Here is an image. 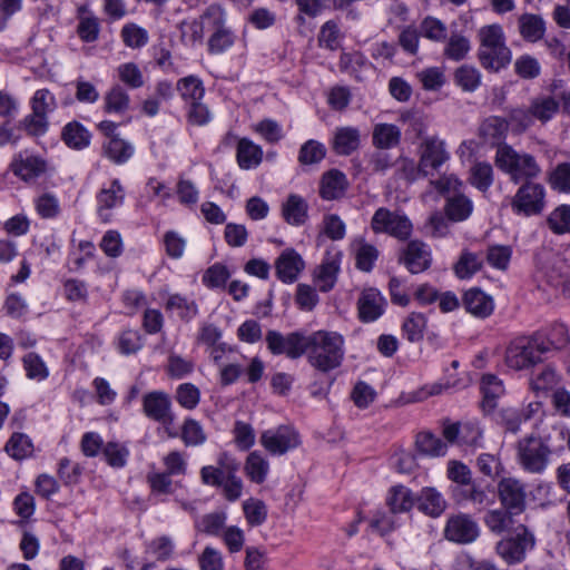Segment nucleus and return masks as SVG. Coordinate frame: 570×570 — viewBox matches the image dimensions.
I'll use <instances>...</instances> for the list:
<instances>
[{"label":"nucleus","instance_id":"a19ab883","mask_svg":"<svg viewBox=\"0 0 570 570\" xmlns=\"http://www.w3.org/2000/svg\"><path fill=\"white\" fill-rule=\"evenodd\" d=\"M236 41V35L227 26L210 35L207 42V50L210 55H220L229 50Z\"/></svg>","mask_w":570,"mask_h":570},{"label":"nucleus","instance_id":"774afa93","mask_svg":"<svg viewBox=\"0 0 570 570\" xmlns=\"http://www.w3.org/2000/svg\"><path fill=\"white\" fill-rule=\"evenodd\" d=\"M356 267L363 272H371L379 257V250L375 246L363 243L356 250Z\"/></svg>","mask_w":570,"mask_h":570},{"label":"nucleus","instance_id":"bf43d9fd","mask_svg":"<svg viewBox=\"0 0 570 570\" xmlns=\"http://www.w3.org/2000/svg\"><path fill=\"white\" fill-rule=\"evenodd\" d=\"M175 550L173 540L167 535L155 538L147 544V553L158 561H166L171 558Z\"/></svg>","mask_w":570,"mask_h":570},{"label":"nucleus","instance_id":"de8ad7c7","mask_svg":"<svg viewBox=\"0 0 570 570\" xmlns=\"http://www.w3.org/2000/svg\"><path fill=\"white\" fill-rule=\"evenodd\" d=\"M253 130L268 144H277L284 138L281 124L271 118L262 119L253 125Z\"/></svg>","mask_w":570,"mask_h":570},{"label":"nucleus","instance_id":"a18cd8bd","mask_svg":"<svg viewBox=\"0 0 570 570\" xmlns=\"http://www.w3.org/2000/svg\"><path fill=\"white\" fill-rule=\"evenodd\" d=\"M165 307L167 311L175 312L181 320L185 321H190L198 313L196 303L179 294L170 295L165 304Z\"/></svg>","mask_w":570,"mask_h":570},{"label":"nucleus","instance_id":"c9c22d12","mask_svg":"<svg viewBox=\"0 0 570 570\" xmlns=\"http://www.w3.org/2000/svg\"><path fill=\"white\" fill-rule=\"evenodd\" d=\"M470 50L471 43L469 38L455 31L451 32L443 49V55L449 60L461 61L468 56Z\"/></svg>","mask_w":570,"mask_h":570},{"label":"nucleus","instance_id":"8fccbe9b","mask_svg":"<svg viewBox=\"0 0 570 570\" xmlns=\"http://www.w3.org/2000/svg\"><path fill=\"white\" fill-rule=\"evenodd\" d=\"M18 127L31 137H41L48 131L49 119L32 111L19 121Z\"/></svg>","mask_w":570,"mask_h":570},{"label":"nucleus","instance_id":"49530a36","mask_svg":"<svg viewBox=\"0 0 570 570\" xmlns=\"http://www.w3.org/2000/svg\"><path fill=\"white\" fill-rule=\"evenodd\" d=\"M204 31L215 32L216 30H220L226 24V12L218 4H210L199 17Z\"/></svg>","mask_w":570,"mask_h":570},{"label":"nucleus","instance_id":"b1692460","mask_svg":"<svg viewBox=\"0 0 570 570\" xmlns=\"http://www.w3.org/2000/svg\"><path fill=\"white\" fill-rule=\"evenodd\" d=\"M463 305L469 313L481 318L488 317L494 308L492 297L479 288H470L464 293Z\"/></svg>","mask_w":570,"mask_h":570},{"label":"nucleus","instance_id":"13d9d810","mask_svg":"<svg viewBox=\"0 0 570 570\" xmlns=\"http://www.w3.org/2000/svg\"><path fill=\"white\" fill-rule=\"evenodd\" d=\"M234 441L238 449L249 450L256 440L255 431L249 423L236 421L233 428Z\"/></svg>","mask_w":570,"mask_h":570},{"label":"nucleus","instance_id":"473e14b6","mask_svg":"<svg viewBox=\"0 0 570 570\" xmlns=\"http://www.w3.org/2000/svg\"><path fill=\"white\" fill-rule=\"evenodd\" d=\"M244 470L249 480L262 484L268 474L269 463L258 451H253L247 455Z\"/></svg>","mask_w":570,"mask_h":570},{"label":"nucleus","instance_id":"f704fd0d","mask_svg":"<svg viewBox=\"0 0 570 570\" xmlns=\"http://www.w3.org/2000/svg\"><path fill=\"white\" fill-rule=\"evenodd\" d=\"M177 90L187 104L200 101L205 95L203 81L196 76H187L177 81Z\"/></svg>","mask_w":570,"mask_h":570},{"label":"nucleus","instance_id":"423d86ee","mask_svg":"<svg viewBox=\"0 0 570 570\" xmlns=\"http://www.w3.org/2000/svg\"><path fill=\"white\" fill-rule=\"evenodd\" d=\"M551 450L537 436H528L518 443V462L529 473H541L548 465Z\"/></svg>","mask_w":570,"mask_h":570},{"label":"nucleus","instance_id":"69168bd1","mask_svg":"<svg viewBox=\"0 0 570 570\" xmlns=\"http://www.w3.org/2000/svg\"><path fill=\"white\" fill-rule=\"evenodd\" d=\"M244 513L250 525H261L267 517V509L263 501L249 499L243 503Z\"/></svg>","mask_w":570,"mask_h":570},{"label":"nucleus","instance_id":"0e129e2a","mask_svg":"<svg viewBox=\"0 0 570 570\" xmlns=\"http://www.w3.org/2000/svg\"><path fill=\"white\" fill-rule=\"evenodd\" d=\"M119 79L132 89L144 86V76L139 67L134 62H126L118 67Z\"/></svg>","mask_w":570,"mask_h":570},{"label":"nucleus","instance_id":"72a5a7b5","mask_svg":"<svg viewBox=\"0 0 570 570\" xmlns=\"http://www.w3.org/2000/svg\"><path fill=\"white\" fill-rule=\"evenodd\" d=\"M90 132L77 121L67 124L62 129V140L73 149H83L90 144Z\"/></svg>","mask_w":570,"mask_h":570},{"label":"nucleus","instance_id":"cd10ccee","mask_svg":"<svg viewBox=\"0 0 570 570\" xmlns=\"http://www.w3.org/2000/svg\"><path fill=\"white\" fill-rule=\"evenodd\" d=\"M521 37L528 42L541 40L546 33V21L539 14L523 13L518 19Z\"/></svg>","mask_w":570,"mask_h":570},{"label":"nucleus","instance_id":"052dcab7","mask_svg":"<svg viewBox=\"0 0 570 570\" xmlns=\"http://www.w3.org/2000/svg\"><path fill=\"white\" fill-rule=\"evenodd\" d=\"M426 321L423 314L412 313L404 321L402 330L405 337L411 342H416L423 337Z\"/></svg>","mask_w":570,"mask_h":570},{"label":"nucleus","instance_id":"6ab92c4d","mask_svg":"<svg viewBox=\"0 0 570 570\" xmlns=\"http://www.w3.org/2000/svg\"><path fill=\"white\" fill-rule=\"evenodd\" d=\"M144 413L157 422L169 424L173 422L170 400L163 392H150L142 400Z\"/></svg>","mask_w":570,"mask_h":570},{"label":"nucleus","instance_id":"4c0bfd02","mask_svg":"<svg viewBox=\"0 0 570 570\" xmlns=\"http://www.w3.org/2000/svg\"><path fill=\"white\" fill-rule=\"evenodd\" d=\"M226 520V512L215 511L212 513H207L203 515L199 520H197L195 522V528L197 531L205 533L207 535L219 537L222 535L225 529Z\"/></svg>","mask_w":570,"mask_h":570},{"label":"nucleus","instance_id":"ddd939ff","mask_svg":"<svg viewBox=\"0 0 570 570\" xmlns=\"http://www.w3.org/2000/svg\"><path fill=\"white\" fill-rule=\"evenodd\" d=\"M126 191L119 179H112L101 187L97 194V214L104 223L112 218V209L122 206Z\"/></svg>","mask_w":570,"mask_h":570},{"label":"nucleus","instance_id":"e2e57ef3","mask_svg":"<svg viewBox=\"0 0 570 570\" xmlns=\"http://www.w3.org/2000/svg\"><path fill=\"white\" fill-rule=\"evenodd\" d=\"M102 454L110 466L122 468L127 462L129 451L120 443L108 442L102 449Z\"/></svg>","mask_w":570,"mask_h":570},{"label":"nucleus","instance_id":"e433bc0d","mask_svg":"<svg viewBox=\"0 0 570 570\" xmlns=\"http://www.w3.org/2000/svg\"><path fill=\"white\" fill-rule=\"evenodd\" d=\"M104 109L108 114H125L130 106L128 92L119 85L114 86L104 98Z\"/></svg>","mask_w":570,"mask_h":570},{"label":"nucleus","instance_id":"864d4df0","mask_svg":"<svg viewBox=\"0 0 570 570\" xmlns=\"http://www.w3.org/2000/svg\"><path fill=\"white\" fill-rule=\"evenodd\" d=\"M550 229L558 235L570 233V206L560 205L548 217Z\"/></svg>","mask_w":570,"mask_h":570},{"label":"nucleus","instance_id":"4be33fe9","mask_svg":"<svg viewBox=\"0 0 570 570\" xmlns=\"http://www.w3.org/2000/svg\"><path fill=\"white\" fill-rule=\"evenodd\" d=\"M282 216L292 226H302L308 219V204L297 194H289L282 204Z\"/></svg>","mask_w":570,"mask_h":570},{"label":"nucleus","instance_id":"1a4fd4ad","mask_svg":"<svg viewBox=\"0 0 570 570\" xmlns=\"http://www.w3.org/2000/svg\"><path fill=\"white\" fill-rule=\"evenodd\" d=\"M419 154L420 170L424 177L434 175L450 159L445 141L438 136L425 137L420 144Z\"/></svg>","mask_w":570,"mask_h":570},{"label":"nucleus","instance_id":"a878e982","mask_svg":"<svg viewBox=\"0 0 570 570\" xmlns=\"http://www.w3.org/2000/svg\"><path fill=\"white\" fill-rule=\"evenodd\" d=\"M480 389L483 394L482 410L490 413L498 406V400L504 394L503 383L493 374H483Z\"/></svg>","mask_w":570,"mask_h":570},{"label":"nucleus","instance_id":"6e6552de","mask_svg":"<svg viewBox=\"0 0 570 570\" xmlns=\"http://www.w3.org/2000/svg\"><path fill=\"white\" fill-rule=\"evenodd\" d=\"M534 537L525 525L519 524L514 535L504 538L497 543V553L509 564L521 562L525 552L534 547Z\"/></svg>","mask_w":570,"mask_h":570},{"label":"nucleus","instance_id":"f3484780","mask_svg":"<svg viewBox=\"0 0 570 570\" xmlns=\"http://www.w3.org/2000/svg\"><path fill=\"white\" fill-rule=\"evenodd\" d=\"M304 267L302 256L293 248L283 250L275 261L277 278L287 284L294 283Z\"/></svg>","mask_w":570,"mask_h":570},{"label":"nucleus","instance_id":"39448f33","mask_svg":"<svg viewBox=\"0 0 570 570\" xmlns=\"http://www.w3.org/2000/svg\"><path fill=\"white\" fill-rule=\"evenodd\" d=\"M371 228L375 234H387L404 240L411 236L413 225L405 214L380 207L372 216Z\"/></svg>","mask_w":570,"mask_h":570},{"label":"nucleus","instance_id":"f8f14e48","mask_svg":"<svg viewBox=\"0 0 570 570\" xmlns=\"http://www.w3.org/2000/svg\"><path fill=\"white\" fill-rule=\"evenodd\" d=\"M498 495L503 508L514 513H522L527 504V487L520 480L508 476L498 483Z\"/></svg>","mask_w":570,"mask_h":570},{"label":"nucleus","instance_id":"680f3d73","mask_svg":"<svg viewBox=\"0 0 570 570\" xmlns=\"http://www.w3.org/2000/svg\"><path fill=\"white\" fill-rule=\"evenodd\" d=\"M230 274L227 267L223 264L216 263L212 265L203 275V283L208 288L224 287Z\"/></svg>","mask_w":570,"mask_h":570},{"label":"nucleus","instance_id":"4468645a","mask_svg":"<svg viewBox=\"0 0 570 570\" xmlns=\"http://www.w3.org/2000/svg\"><path fill=\"white\" fill-rule=\"evenodd\" d=\"M10 170L21 180L30 183L46 173L47 163L40 156L21 151L13 157Z\"/></svg>","mask_w":570,"mask_h":570},{"label":"nucleus","instance_id":"c756f323","mask_svg":"<svg viewBox=\"0 0 570 570\" xmlns=\"http://www.w3.org/2000/svg\"><path fill=\"white\" fill-rule=\"evenodd\" d=\"M401 136V129L396 125L381 122L373 128L372 142L377 149H391L400 144Z\"/></svg>","mask_w":570,"mask_h":570},{"label":"nucleus","instance_id":"6e6d98bb","mask_svg":"<svg viewBox=\"0 0 570 570\" xmlns=\"http://www.w3.org/2000/svg\"><path fill=\"white\" fill-rule=\"evenodd\" d=\"M30 105L33 112L45 117H48L57 107L56 98L48 89L37 90L30 100Z\"/></svg>","mask_w":570,"mask_h":570},{"label":"nucleus","instance_id":"f03ea898","mask_svg":"<svg viewBox=\"0 0 570 570\" xmlns=\"http://www.w3.org/2000/svg\"><path fill=\"white\" fill-rule=\"evenodd\" d=\"M569 344L568 328L557 323L547 331H538L531 335H520L513 338L508 347V356H534L561 352Z\"/></svg>","mask_w":570,"mask_h":570},{"label":"nucleus","instance_id":"dca6fc26","mask_svg":"<svg viewBox=\"0 0 570 570\" xmlns=\"http://www.w3.org/2000/svg\"><path fill=\"white\" fill-rule=\"evenodd\" d=\"M400 261L412 274L422 273L430 267L432 262L430 247L423 242L411 240Z\"/></svg>","mask_w":570,"mask_h":570},{"label":"nucleus","instance_id":"a211bd4d","mask_svg":"<svg viewBox=\"0 0 570 570\" xmlns=\"http://www.w3.org/2000/svg\"><path fill=\"white\" fill-rule=\"evenodd\" d=\"M563 102L564 108L570 106V92H562L558 96H539L531 100V112L534 119L547 122L552 119L560 108V102Z\"/></svg>","mask_w":570,"mask_h":570},{"label":"nucleus","instance_id":"338daca9","mask_svg":"<svg viewBox=\"0 0 570 570\" xmlns=\"http://www.w3.org/2000/svg\"><path fill=\"white\" fill-rule=\"evenodd\" d=\"M376 395L374 387L364 381L356 382L351 393L354 404L360 409L368 407L376 399Z\"/></svg>","mask_w":570,"mask_h":570},{"label":"nucleus","instance_id":"0eeeda50","mask_svg":"<svg viewBox=\"0 0 570 570\" xmlns=\"http://www.w3.org/2000/svg\"><path fill=\"white\" fill-rule=\"evenodd\" d=\"M546 206V189L541 184L525 181L511 200L514 214L525 217L539 215Z\"/></svg>","mask_w":570,"mask_h":570},{"label":"nucleus","instance_id":"5fc2aeb1","mask_svg":"<svg viewBox=\"0 0 570 570\" xmlns=\"http://www.w3.org/2000/svg\"><path fill=\"white\" fill-rule=\"evenodd\" d=\"M6 451L13 459L22 460L31 454L32 443L26 434L13 433L6 444Z\"/></svg>","mask_w":570,"mask_h":570},{"label":"nucleus","instance_id":"2f4dec72","mask_svg":"<svg viewBox=\"0 0 570 570\" xmlns=\"http://www.w3.org/2000/svg\"><path fill=\"white\" fill-rule=\"evenodd\" d=\"M104 153L115 164H125L134 155V147L130 142L120 137H112L104 141Z\"/></svg>","mask_w":570,"mask_h":570},{"label":"nucleus","instance_id":"09e8293b","mask_svg":"<svg viewBox=\"0 0 570 570\" xmlns=\"http://www.w3.org/2000/svg\"><path fill=\"white\" fill-rule=\"evenodd\" d=\"M446 26L438 18L425 17L420 23V33L434 42H443L446 39Z\"/></svg>","mask_w":570,"mask_h":570},{"label":"nucleus","instance_id":"37998d69","mask_svg":"<svg viewBox=\"0 0 570 570\" xmlns=\"http://www.w3.org/2000/svg\"><path fill=\"white\" fill-rule=\"evenodd\" d=\"M517 513L504 509H495L489 511L484 517V523L491 532L500 534L509 531L513 524V515Z\"/></svg>","mask_w":570,"mask_h":570},{"label":"nucleus","instance_id":"9d476101","mask_svg":"<svg viewBox=\"0 0 570 570\" xmlns=\"http://www.w3.org/2000/svg\"><path fill=\"white\" fill-rule=\"evenodd\" d=\"M443 534L451 542L469 544L479 538L480 527L471 515L456 513L448 518Z\"/></svg>","mask_w":570,"mask_h":570},{"label":"nucleus","instance_id":"3c124183","mask_svg":"<svg viewBox=\"0 0 570 570\" xmlns=\"http://www.w3.org/2000/svg\"><path fill=\"white\" fill-rule=\"evenodd\" d=\"M325 155V146L317 140L309 139L302 145L298 153V161L302 165H313L322 161Z\"/></svg>","mask_w":570,"mask_h":570},{"label":"nucleus","instance_id":"412c9836","mask_svg":"<svg viewBox=\"0 0 570 570\" xmlns=\"http://www.w3.org/2000/svg\"><path fill=\"white\" fill-rule=\"evenodd\" d=\"M417 510L431 518L440 517L446 509V501L434 488H423L415 497Z\"/></svg>","mask_w":570,"mask_h":570},{"label":"nucleus","instance_id":"58836bf2","mask_svg":"<svg viewBox=\"0 0 570 570\" xmlns=\"http://www.w3.org/2000/svg\"><path fill=\"white\" fill-rule=\"evenodd\" d=\"M414 500L410 489L395 485L390 490L386 502L392 512H407L414 505Z\"/></svg>","mask_w":570,"mask_h":570},{"label":"nucleus","instance_id":"2eb2a0df","mask_svg":"<svg viewBox=\"0 0 570 570\" xmlns=\"http://www.w3.org/2000/svg\"><path fill=\"white\" fill-rule=\"evenodd\" d=\"M386 299L374 287L364 288L357 299L358 317L363 323H371L380 318L386 307Z\"/></svg>","mask_w":570,"mask_h":570},{"label":"nucleus","instance_id":"ea45409f","mask_svg":"<svg viewBox=\"0 0 570 570\" xmlns=\"http://www.w3.org/2000/svg\"><path fill=\"white\" fill-rule=\"evenodd\" d=\"M483 259L479 254L464 250L454 265V273L461 279L470 278L481 269Z\"/></svg>","mask_w":570,"mask_h":570},{"label":"nucleus","instance_id":"20e7f679","mask_svg":"<svg viewBox=\"0 0 570 570\" xmlns=\"http://www.w3.org/2000/svg\"><path fill=\"white\" fill-rule=\"evenodd\" d=\"M495 165L499 169L509 174L514 184L523 180L531 181L541 173V168L532 155L520 154L508 145L498 147Z\"/></svg>","mask_w":570,"mask_h":570},{"label":"nucleus","instance_id":"7c9ffc66","mask_svg":"<svg viewBox=\"0 0 570 570\" xmlns=\"http://www.w3.org/2000/svg\"><path fill=\"white\" fill-rule=\"evenodd\" d=\"M507 131L508 122L505 119L498 116L487 118L480 127V135L484 141L491 145H499V147L505 138Z\"/></svg>","mask_w":570,"mask_h":570},{"label":"nucleus","instance_id":"c85d7f7f","mask_svg":"<svg viewBox=\"0 0 570 570\" xmlns=\"http://www.w3.org/2000/svg\"><path fill=\"white\" fill-rule=\"evenodd\" d=\"M444 212L446 217L452 222L466 220L473 212L472 200L464 195L459 193L446 197Z\"/></svg>","mask_w":570,"mask_h":570},{"label":"nucleus","instance_id":"79ce46f5","mask_svg":"<svg viewBox=\"0 0 570 570\" xmlns=\"http://www.w3.org/2000/svg\"><path fill=\"white\" fill-rule=\"evenodd\" d=\"M416 449L428 456H441L446 453V444L431 432H422L416 436Z\"/></svg>","mask_w":570,"mask_h":570},{"label":"nucleus","instance_id":"aec40b11","mask_svg":"<svg viewBox=\"0 0 570 570\" xmlns=\"http://www.w3.org/2000/svg\"><path fill=\"white\" fill-rule=\"evenodd\" d=\"M331 142L336 155L350 156L361 146V131L353 126L336 127Z\"/></svg>","mask_w":570,"mask_h":570},{"label":"nucleus","instance_id":"bb28decb","mask_svg":"<svg viewBox=\"0 0 570 570\" xmlns=\"http://www.w3.org/2000/svg\"><path fill=\"white\" fill-rule=\"evenodd\" d=\"M346 187V176L337 169H332L322 176L320 196L325 200L337 199L343 196Z\"/></svg>","mask_w":570,"mask_h":570},{"label":"nucleus","instance_id":"f257e3e1","mask_svg":"<svg viewBox=\"0 0 570 570\" xmlns=\"http://www.w3.org/2000/svg\"><path fill=\"white\" fill-rule=\"evenodd\" d=\"M266 343L272 354L287 356H342L344 353V338L336 332L317 331L311 335L293 332L283 335L277 331H268Z\"/></svg>","mask_w":570,"mask_h":570},{"label":"nucleus","instance_id":"393cba45","mask_svg":"<svg viewBox=\"0 0 570 570\" xmlns=\"http://www.w3.org/2000/svg\"><path fill=\"white\" fill-rule=\"evenodd\" d=\"M340 272L338 255L327 256L314 273V281L321 292H330L337 279Z\"/></svg>","mask_w":570,"mask_h":570},{"label":"nucleus","instance_id":"4d7b16f0","mask_svg":"<svg viewBox=\"0 0 570 570\" xmlns=\"http://www.w3.org/2000/svg\"><path fill=\"white\" fill-rule=\"evenodd\" d=\"M454 78L464 91H474L481 82L479 70L472 66H461L458 68Z\"/></svg>","mask_w":570,"mask_h":570},{"label":"nucleus","instance_id":"603ef678","mask_svg":"<svg viewBox=\"0 0 570 570\" xmlns=\"http://www.w3.org/2000/svg\"><path fill=\"white\" fill-rule=\"evenodd\" d=\"M124 43L132 49L141 48L148 43L149 36L146 29L136 23H127L121 29Z\"/></svg>","mask_w":570,"mask_h":570},{"label":"nucleus","instance_id":"c03bdc74","mask_svg":"<svg viewBox=\"0 0 570 570\" xmlns=\"http://www.w3.org/2000/svg\"><path fill=\"white\" fill-rule=\"evenodd\" d=\"M469 183L480 191H487L493 184V168L489 163L479 161L470 169Z\"/></svg>","mask_w":570,"mask_h":570},{"label":"nucleus","instance_id":"5701e85b","mask_svg":"<svg viewBox=\"0 0 570 570\" xmlns=\"http://www.w3.org/2000/svg\"><path fill=\"white\" fill-rule=\"evenodd\" d=\"M263 149L248 138H240L236 147V160L244 170L257 168L263 161Z\"/></svg>","mask_w":570,"mask_h":570},{"label":"nucleus","instance_id":"9b49d317","mask_svg":"<svg viewBox=\"0 0 570 570\" xmlns=\"http://www.w3.org/2000/svg\"><path fill=\"white\" fill-rule=\"evenodd\" d=\"M301 443L298 433L289 425L266 430L261 434V444L274 455L285 454Z\"/></svg>","mask_w":570,"mask_h":570},{"label":"nucleus","instance_id":"7ed1b4c3","mask_svg":"<svg viewBox=\"0 0 570 570\" xmlns=\"http://www.w3.org/2000/svg\"><path fill=\"white\" fill-rule=\"evenodd\" d=\"M479 39L478 57L484 69L497 72L510 63L512 53L505 45L504 31L500 24L482 27L479 30Z\"/></svg>","mask_w":570,"mask_h":570}]
</instances>
